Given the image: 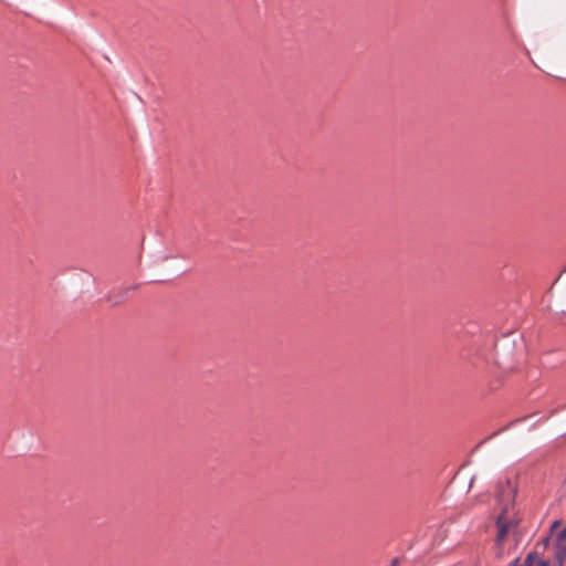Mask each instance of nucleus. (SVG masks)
I'll return each mask as SVG.
<instances>
[{
  "label": "nucleus",
  "mask_w": 566,
  "mask_h": 566,
  "mask_svg": "<svg viewBox=\"0 0 566 566\" xmlns=\"http://www.w3.org/2000/svg\"><path fill=\"white\" fill-rule=\"evenodd\" d=\"M565 537H566V530H564L559 536H558V539H557V547H556V553H555V557L559 564V566H563V563L564 560L566 559V543H565Z\"/></svg>",
  "instance_id": "nucleus-2"
},
{
  "label": "nucleus",
  "mask_w": 566,
  "mask_h": 566,
  "mask_svg": "<svg viewBox=\"0 0 566 566\" xmlns=\"http://www.w3.org/2000/svg\"><path fill=\"white\" fill-rule=\"evenodd\" d=\"M516 496V485L511 480H505L499 484L497 501L501 512L496 517L497 534L495 545L497 555L502 554V544L507 535L516 527L517 520L515 516L514 503Z\"/></svg>",
  "instance_id": "nucleus-1"
},
{
  "label": "nucleus",
  "mask_w": 566,
  "mask_h": 566,
  "mask_svg": "<svg viewBox=\"0 0 566 566\" xmlns=\"http://www.w3.org/2000/svg\"><path fill=\"white\" fill-rule=\"evenodd\" d=\"M537 566H548V563L544 559L538 558Z\"/></svg>",
  "instance_id": "nucleus-3"
},
{
  "label": "nucleus",
  "mask_w": 566,
  "mask_h": 566,
  "mask_svg": "<svg viewBox=\"0 0 566 566\" xmlns=\"http://www.w3.org/2000/svg\"><path fill=\"white\" fill-rule=\"evenodd\" d=\"M535 558L534 555H528L526 558V563H531Z\"/></svg>",
  "instance_id": "nucleus-4"
}]
</instances>
